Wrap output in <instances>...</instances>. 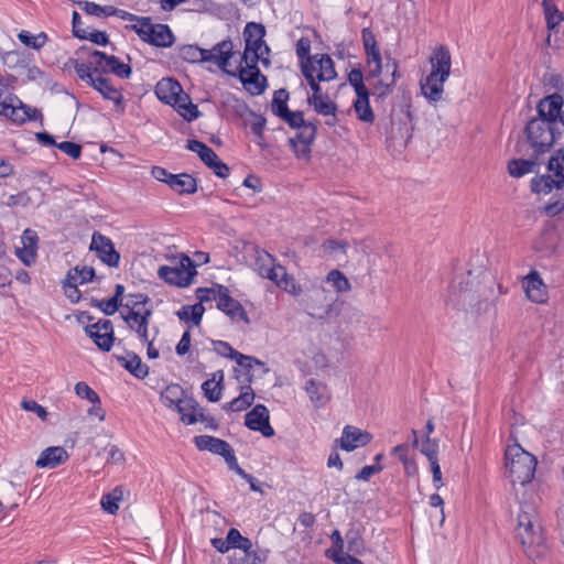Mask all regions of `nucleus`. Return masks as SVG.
Returning <instances> with one entry per match:
<instances>
[{
  "label": "nucleus",
  "instance_id": "1",
  "mask_svg": "<svg viewBox=\"0 0 564 564\" xmlns=\"http://www.w3.org/2000/svg\"><path fill=\"white\" fill-rule=\"evenodd\" d=\"M514 533L530 557L541 555L540 549L543 546L544 535L534 501L520 502Z\"/></svg>",
  "mask_w": 564,
  "mask_h": 564
},
{
  "label": "nucleus",
  "instance_id": "2",
  "mask_svg": "<svg viewBox=\"0 0 564 564\" xmlns=\"http://www.w3.org/2000/svg\"><path fill=\"white\" fill-rule=\"evenodd\" d=\"M431 73L421 79L420 88L422 95L430 102H437L443 97L444 83L451 74V53L447 47H437L430 57Z\"/></svg>",
  "mask_w": 564,
  "mask_h": 564
},
{
  "label": "nucleus",
  "instance_id": "3",
  "mask_svg": "<svg viewBox=\"0 0 564 564\" xmlns=\"http://www.w3.org/2000/svg\"><path fill=\"white\" fill-rule=\"evenodd\" d=\"M536 466L535 457L524 451L519 444L509 445L505 453L506 477L511 485L530 482L534 476Z\"/></svg>",
  "mask_w": 564,
  "mask_h": 564
},
{
  "label": "nucleus",
  "instance_id": "4",
  "mask_svg": "<svg viewBox=\"0 0 564 564\" xmlns=\"http://www.w3.org/2000/svg\"><path fill=\"white\" fill-rule=\"evenodd\" d=\"M254 269L261 278L271 280L280 289L294 295L300 293V288L295 284L294 279L265 250H256Z\"/></svg>",
  "mask_w": 564,
  "mask_h": 564
},
{
  "label": "nucleus",
  "instance_id": "5",
  "mask_svg": "<svg viewBox=\"0 0 564 564\" xmlns=\"http://www.w3.org/2000/svg\"><path fill=\"white\" fill-rule=\"evenodd\" d=\"M547 174L531 180V191L535 194H550L564 188V150H557L547 162Z\"/></svg>",
  "mask_w": 564,
  "mask_h": 564
},
{
  "label": "nucleus",
  "instance_id": "6",
  "mask_svg": "<svg viewBox=\"0 0 564 564\" xmlns=\"http://www.w3.org/2000/svg\"><path fill=\"white\" fill-rule=\"evenodd\" d=\"M525 133L536 156L547 152L557 140L556 127L546 119H531L525 127Z\"/></svg>",
  "mask_w": 564,
  "mask_h": 564
},
{
  "label": "nucleus",
  "instance_id": "7",
  "mask_svg": "<svg viewBox=\"0 0 564 564\" xmlns=\"http://www.w3.org/2000/svg\"><path fill=\"white\" fill-rule=\"evenodd\" d=\"M126 28L134 31L142 41L158 47H169L174 42L170 28L165 24L152 23L149 17L139 20V24H130Z\"/></svg>",
  "mask_w": 564,
  "mask_h": 564
},
{
  "label": "nucleus",
  "instance_id": "8",
  "mask_svg": "<svg viewBox=\"0 0 564 564\" xmlns=\"http://www.w3.org/2000/svg\"><path fill=\"white\" fill-rule=\"evenodd\" d=\"M301 69L308 85L311 83L330 82L336 78L334 62L327 54H315L301 63Z\"/></svg>",
  "mask_w": 564,
  "mask_h": 564
},
{
  "label": "nucleus",
  "instance_id": "9",
  "mask_svg": "<svg viewBox=\"0 0 564 564\" xmlns=\"http://www.w3.org/2000/svg\"><path fill=\"white\" fill-rule=\"evenodd\" d=\"M195 275V265L185 254L181 256L175 265H161L158 270V276L161 280L180 288L188 286Z\"/></svg>",
  "mask_w": 564,
  "mask_h": 564
},
{
  "label": "nucleus",
  "instance_id": "10",
  "mask_svg": "<svg viewBox=\"0 0 564 564\" xmlns=\"http://www.w3.org/2000/svg\"><path fill=\"white\" fill-rule=\"evenodd\" d=\"M335 301L336 299L329 291L325 290L323 286H319L315 288L310 293L306 306L311 311V316L318 319H325L330 316Z\"/></svg>",
  "mask_w": 564,
  "mask_h": 564
},
{
  "label": "nucleus",
  "instance_id": "11",
  "mask_svg": "<svg viewBox=\"0 0 564 564\" xmlns=\"http://www.w3.org/2000/svg\"><path fill=\"white\" fill-rule=\"evenodd\" d=\"M236 56L237 52L235 51V45L229 39L215 44L209 50H206V63L215 64L228 75L232 72L231 59Z\"/></svg>",
  "mask_w": 564,
  "mask_h": 564
},
{
  "label": "nucleus",
  "instance_id": "12",
  "mask_svg": "<svg viewBox=\"0 0 564 564\" xmlns=\"http://www.w3.org/2000/svg\"><path fill=\"white\" fill-rule=\"evenodd\" d=\"M0 116L10 118L14 122H25L31 119L30 108L10 93L0 88Z\"/></svg>",
  "mask_w": 564,
  "mask_h": 564
},
{
  "label": "nucleus",
  "instance_id": "13",
  "mask_svg": "<svg viewBox=\"0 0 564 564\" xmlns=\"http://www.w3.org/2000/svg\"><path fill=\"white\" fill-rule=\"evenodd\" d=\"M193 442L199 451H208L223 456L227 464H236L235 452L226 441L210 435H199L195 436Z\"/></svg>",
  "mask_w": 564,
  "mask_h": 564
},
{
  "label": "nucleus",
  "instance_id": "14",
  "mask_svg": "<svg viewBox=\"0 0 564 564\" xmlns=\"http://www.w3.org/2000/svg\"><path fill=\"white\" fill-rule=\"evenodd\" d=\"M311 89L313 90L312 96L307 98V102L313 106L314 110L322 116L328 117L332 119L326 120V124L334 126L337 121L336 111L337 105L329 99V97L322 93L321 86L318 83H311Z\"/></svg>",
  "mask_w": 564,
  "mask_h": 564
},
{
  "label": "nucleus",
  "instance_id": "15",
  "mask_svg": "<svg viewBox=\"0 0 564 564\" xmlns=\"http://www.w3.org/2000/svg\"><path fill=\"white\" fill-rule=\"evenodd\" d=\"M90 250L95 251L97 257L107 265L117 268L120 262V254L115 249L110 238L94 232L91 237Z\"/></svg>",
  "mask_w": 564,
  "mask_h": 564
},
{
  "label": "nucleus",
  "instance_id": "16",
  "mask_svg": "<svg viewBox=\"0 0 564 564\" xmlns=\"http://www.w3.org/2000/svg\"><path fill=\"white\" fill-rule=\"evenodd\" d=\"M230 76H238L245 88L253 96L260 95L265 90L267 78L260 73V69H242L241 63H238L230 72Z\"/></svg>",
  "mask_w": 564,
  "mask_h": 564
},
{
  "label": "nucleus",
  "instance_id": "17",
  "mask_svg": "<svg viewBox=\"0 0 564 564\" xmlns=\"http://www.w3.org/2000/svg\"><path fill=\"white\" fill-rule=\"evenodd\" d=\"M86 334L94 340L97 347L104 351H109L113 344V327L109 319L99 322L85 327Z\"/></svg>",
  "mask_w": 564,
  "mask_h": 564
},
{
  "label": "nucleus",
  "instance_id": "18",
  "mask_svg": "<svg viewBox=\"0 0 564 564\" xmlns=\"http://www.w3.org/2000/svg\"><path fill=\"white\" fill-rule=\"evenodd\" d=\"M152 313L151 307H142V311L121 312V316L129 329L138 334L141 341H148V327Z\"/></svg>",
  "mask_w": 564,
  "mask_h": 564
},
{
  "label": "nucleus",
  "instance_id": "19",
  "mask_svg": "<svg viewBox=\"0 0 564 564\" xmlns=\"http://www.w3.org/2000/svg\"><path fill=\"white\" fill-rule=\"evenodd\" d=\"M269 410L263 404H257L250 412L246 414L245 424L252 431L260 432L264 437L274 435V430L269 422Z\"/></svg>",
  "mask_w": 564,
  "mask_h": 564
},
{
  "label": "nucleus",
  "instance_id": "20",
  "mask_svg": "<svg viewBox=\"0 0 564 564\" xmlns=\"http://www.w3.org/2000/svg\"><path fill=\"white\" fill-rule=\"evenodd\" d=\"M372 440L370 433L362 431L352 425H346L343 430L341 437L336 441L340 448L346 452H351L358 447L366 446Z\"/></svg>",
  "mask_w": 564,
  "mask_h": 564
},
{
  "label": "nucleus",
  "instance_id": "21",
  "mask_svg": "<svg viewBox=\"0 0 564 564\" xmlns=\"http://www.w3.org/2000/svg\"><path fill=\"white\" fill-rule=\"evenodd\" d=\"M217 307L231 318L248 321L242 305L229 295L227 288L217 285V295H215Z\"/></svg>",
  "mask_w": 564,
  "mask_h": 564
},
{
  "label": "nucleus",
  "instance_id": "22",
  "mask_svg": "<svg viewBox=\"0 0 564 564\" xmlns=\"http://www.w3.org/2000/svg\"><path fill=\"white\" fill-rule=\"evenodd\" d=\"M37 234L32 229H25L21 236V247L15 248L17 257L26 267L32 265L36 260Z\"/></svg>",
  "mask_w": 564,
  "mask_h": 564
},
{
  "label": "nucleus",
  "instance_id": "23",
  "mask_svg": "<svg viewBox=\"0 0 564 564\" xmlns=\"http://www.w3.org/2000/svg\"><path fill=\"white\" fill-rule=\"evenodd\" d=\"M265 29L262 24L249 22L243 30L245 48L249 51H262L270 54V47L264 42Z\"/></svg>",
  "mask_w": 564,
  "mask_h": 564
},
{
  "label": "nucleus",
  "instance_id": "24",
  "mask_svg": "<svg viewBox=\"0 0 564 564\" xmlns=\"http://www.w3.org/2000/svg\"><path fill=\"white\" fill-rule=\"evenodd\" d=\"M523 289L527 294V297L538 304L545 303L547 300V290L545 284L543 283L540 274L532 270L524 279H523Z\"/></svg>",
  "mask_w": 564,
  "mask_h": 564
},
{
  "label": "nucleus",
  "instance_id": "25",
  "mask_svg": "<svg viewBox=\"0 0 564 564\" xmlns=\"http://www.w3.org/2000/svg\"><path fill=\"white\" fill-rule=\"evenodd\" d=\"M563 107V97L560 94H552L542 98L536 107L540 119H546L551 124H557V117Z\"/></svg>",
  "mask_w": 564,
  "mask_h": 564
},
{
  "label": "nucleus",
  "instance_id": "26",
  "mask_svg": "<svg viewBox=\"0 0 564 564\" xmlns=\"http://www.w3.org/2000/svg\"><path fill=\"white\" fill-rule=\"evenodd\" d=\"M68 459V453L62 446H51L42 451L35 466L37 468H56Z\"/></svg>",
  "mask_w": 564,
  "mask_h": 564
},
{
  "label": "nucleus",
  "instance_id": "27",
  "mask_svg": "<svg viewBox=\"0 0 564 564\" xmlns=\"http://www.w3.org/2000/svg\"><path fill=\"white\" fill-rule=\"evenodd\" d=\"M305 392L307 393L311 402L316 409L325 406L330 400V392L328 387L318 380L308 379L305 382Z\"/></svg>",
  "mask_w": 564,
  "mask_h": 564
},
{
  "label": "nucleus",
  "instance_id": "28",
  "mask_svg": "<svg viewBox=\"0 0 564 564\" xmlns=\"http://www.w3.org/2000/svg\"><path fill=\"white\" fill-rule=\"evenodd\" d=\"M392 67L391 78L390 80L381 79L380 76L375 78L376 83L372 85L373 95H376L378 98L383 99L388 95L391 94L392 87L395 84L397 76H398V64L394 59H388L386 64L387 70Z\"/></svg>",
  "mask_w": 564,
  "mask_h": 564
},
{
  "label": "nucleus",
  "instance_id": "29",
  "mask_svg": "<svg viewBox=\"0 0 564 564\" xmlns=\"http://www.w3.org/2000/svg\"><path fill=\"white\" fill-rule=\"evenodd\" d=\"M174 107V109L186 120L193 121L198 118L199 111L196 105H194L187 94L182 93L177 94V98L172 100L170 104Z\"/></svg>",
  "mask_w": 564,
  "mask_h": 564
},
{
  "label": "nucleus",
  "instance_id": "30",
  "mask_svg": "<svg viewBox=\"0 0 564 564\" xmlns=\"http://www.w3.org/2000/svg\"><path fill=\"white\" fill-rule=\"evenodd\" d=\"M182 86L173 78H163L155 86V95L158 98L170 105L172 100L177 98V94L182 93Z\"/></svg>",
  "mask_w": 564,
  "mask_h": 564
},
{
  "label": "nucleus",
  "instance_id": "31",
  "mask_svg": "<svg viewBox=\"0 0 564 564\" xmlns=\"http://www.w3.org/2000/svg\"><path fill=\"white\" fill-rule=\"evenodd\" d=\"M91 86L96 90H98L105 99L113 101L118 109L123 110V98L121 93L117 88L111 86L107 78L102 76H97Z\"/></svg>",
  "mask_w": 564,
  "mask_h": 564
},
{
  "label": "nucleus",
  "instance_id": "32",
  "mask_svg": "<svg viewBox=\"0 0 564 564\" xmlns=\"http://www.w3.org/2000/svg\"><path fill=\"white\" fill-rule=\"evenodd\" d=\"M261 62L264 67L270 65L269 55L262 51H249L245 48L243 54L239 56V61L236 62L241 63L242 69H259L258 63Z\"/></svg>",
  "mask_w": 564,
  "mask_h": 564
},
{
  "label": "nucleus",
  "instance_id": "33",
  "mask_svg": "<svg viewBox=\"0 0 564 564\" xmlns=\"http://www.w3.org/2000/svg\"><path fill=\"white\" fill-rule=\"evenodd\" d=\"M544 14L547 23V28L550 30L549 41L554 35L556 36L555 41H557V35L560 34V29H564V18L563 14L557 10L555 4H545Z\"/></svg>",
  "mask_w": 564,
  "mask_h": 564
},
{
  "label": "nucleus",
  "instance_id": "34",
  "mask_svg": "<svg viewBox=\"0 0 564 564\" xmlns=\"http://www.w3.org/2000/svg\"><path fill=\"white\" fill-rule=\"evenodd\" d=\"M223 380L224 372L219 370L218 372L213 375L212 379H208L203 382L202 390L204 392V395L208 399V401L217 402L220 400L223 392Z\"/></svg>",
  "mask_w": 564,
  "mask_h": 564
},
{
  "label": "nucleus",
  "instance_id": "35",
  "mask_svg": "<svg viewBox=\"0 0 564 564\" xmlns=\"http://www.w3.org/2000/svg\"><path fill=\"white\" fill-rule=\"evenodd\" d=\"M254 400V392L251 387L243 386L240 389V394L224 405V409L232 412H240L249 408Z\"/></svg>",
  "mask_w": 564,
  "mask_h": 564
},
{
  "label": "nucleus",
  "instance_id": "36",
  "mask_svg": "<svg viewBox=\"0 0 564 564\" xmlns=\"http://www.w3.org/2000/svg\"><path fill=\"white\" fill-rule=\"evenodd\" d=\"M356 95L357 98L354 101V109L357 118L366 123H372L375 115L369 104V90Z\"/></svg>",
  "mask_w": 564,
  "mask_h": 564
},
{
  "label": "nucleus",
  "instance_id": "37",
  "mask_svg": "<svg viewBox=\"0 0 564 564\" xmlns=\"http://www.w3.org/2000/svg\"><path fill=\"white\" fill-rule=\"evenodd\" d=\"M302 130L296 134L295 138L291 139L290 142L295 148L297 143L302 144V149L299 151L301 154L306 155L310 152V145L315 139L316 127L308 122L301 127Z\"/></svg>",
  "mask_w": 564,
  "mask_h": 564
},
{
  "label": "nucleus",
  "instance_id": "38",
  "mask_svg": "<svg viewBox=\"0 0 564 564\" xmlns=\"http://www.w3.org/2000/svg\"><path fill=\"white\" fill-rule=\"evenodd\" d=\"M175 410L181 415V421L184 424L192 425L196 423L200 406L193 398L186 397Z\"/></svg>",
  "mask_w": 564,
  "mask_h": 564
},
{
  "label": "nucleus",
  "instance_id": "39",
  "mask_svg": "<svg viewBox=\"0 0 564 564\" xmlns=\"http://www.w3.org/2000/svg\"><path fill=\"white\" fill-rule=\"evenodd\" d=\"M170 187L178 194H193L197 191L196 180L186 173L173 175Z\"/></svg>",
  "mask_w": 564,
  "mask_h": 564
},
{
  "label": "nucleus",
  "instance_id": "40",
  "mask_svg": "<svg viewBox=\"0 0 564 564\" xmlns=\"http://www.w3.org/2000/svg\"><path fill=\"white\" fill-rule=\"evenodd\" d=\"M366 56H367V65H368V72L366 75V79L368 82L371 80V78H377L382 73V58L379 47H373L369 50H365Z\"/></svg>",
  "mask_w": 564,
  "mask_h": 564
},
{
  "label": "nucleus",
  "instance_id": "41",
  "mask_svg": "<svg viewBox=\"0 0 564 564\" xmlns=\"http://www.w3.org/2000/svg\"><path fill=\"white\" fill-rule=\"evenodd\" d=\"M121 365L134 377L142 379L148 376L149 368L142 362L141 358L135 354H129L127 357L119 358Z\"/></svg>",
  "mask_w": 564,
  "mask_h": 564
},
{
  "label": "nucleus",
  "instance_id": "42",
  "mask_svg": "<svg viewBox=\"0 0 564 564\" xmlns=\"http://www.w3.org/2000/svg\"><path fill=\"white\" fill-rule=\"evenodd\" d=\"M184 390L180 384L167 386L160 395L162 403L167 408L176 409L181 401L185 399Z\"/></svg>",
  "mask_w": 564,
  "mask_h": 564
},
{
  "label": "nucleus",
  "instance_id": "43",
  "mask_svg": "<svg viewBox=\"0 0 564 564\" xmlns=\"http://www.w3.org/2000/svg\"><path fill=\"white\" fill-rule=\"evenodd\" d=\"M124 488L119 486L111 492L104 495L100 501L102 509L110 514H115L119 509V502L124 498Z\"/></svg>",
  "mask_w": 564,
  "mask_h": 564
},
{
  "label": "nucleus",
  "instance_id": "44",
  "mask_svg": "<svg viewBox=\"0 0 564 564\" xmlns=\"http://www.w3.org/2000/svg\"><path fill=\"white\" fill-rule=\"evenodd\" d=\"M539 165L536 159L511 160L508 164V172L513 177H521L535 171Z\"/></svg>",
  "mask_w": 564,
  "mask_h": 564
},
{
  "label": "nucleus",
  "instance_id": "45",
  "mask_svg": "<svg viewBox=\"0 0 564 564\" xmlns=\"http://www.w3.org/2000/svg\"><path fill=\"white\" fill-rule=\"evenodd\" d=\"M205 312V307L202 303H196L194 305H184L178 312L177 316L181 321L184 322H193L195 325H199L203 314Z\"/></svg>",
  "mask_w": 564,
  "mask_h": 564
},
{
  "label": "nucleus",
  "instance_id": "46",
  "mask_svg": "<svg viewBox=\"0 0 564 564\" xmlns=\"http://www.w3.org/2000/svg\"><path fill=\"white\" fill-rule=\"evenodd\" d=\"M180 56L188 63H206V48L198 45H184L180 48Z\"/></svg>",
  "mask_w": 564,
  "mask_h": 564
},
{
  "label": "nucleus",
  "instance_id": "47",
  "mask_svg": "<svg viewBox=\"0 0 564 564\" xmlns=\"http://www.w3.org/2000/svg\"><path fill=\"white\" fill-rule=\"evenodd\" d=\"M95 276V270L91 267H75L73 270H69L66 278L67 281L77 284H84L90 282Z\"/></svg>",
  "mask_w": 564,
  "mask_h": 564
},
{
  "label": "nucleus",
  "instance_id": "48",
  "mask_svg": "<svg viewBox=\"0 0 564 564\" xmlns=\"http://www.w3.org/2000/svg\"><path fill=\"white\" fill-rule=\"evenodd\" d=\"M107 58H108V55H106L105 53L100 52V51H89L88 52V56H87V62L89 64V66L91 67L93 72L95 73V75H99L101 76V74H105L106 73V68H107Z\"/></svg>",
  "mask_w": 564,
  "mask_h": 564
},
{
  "label": "nucleus",
  "instance_id": "49",
  "mask_svg": "<svg viewBox=\"0 0 564 564\" xmlns=\"http://www.w3.org/2000/svg\"><path fill=\"white\" fill-rule=\"evenodd\" d=\"M326 281L332 284V286L336 290L338 293H345L350 291L351 285L349 280L345 276L343 272L339 270H332L328 272L326 276Z\"/></svg>",
  "mask_w": 564,
  "mask_h": 564
},
{
  "label": "nucleus",
  "instance_id": "50",
  "mask_svg": "<svg viewBox=\"0 0 564 564\" xmlns=\"http://www.w3.org/2000/svg\"><path fill=\"white\" fill-rule=\"evenodd\" d=\"M106 73H113L120 78H129L131 75V67L128 64L120 62V59L113 55L107 58Z\"/></svg>",
  "mask_w": 564,
  "mask_h": 564
},
{
  "label": "nucleus",
  "instance_id": "51",
  "mask_svg": "<svg viewBox=\"0 0 564 564\" xmlns=\"http://www.w3.org/2000/svg\"><path fill=\"white\" fill-rule=\"evenodd\" d=\"M288 100L289 93L285 89H279L274 91L271 104L272 112L278 117L283 116V113H285L289 110Z\"/></svg>",
  "mask_w": 564,
  "mask_h": 564
},
{
  "label": "nucleus",
  "instance_id": "52",
  "mask_svg": "<svg viewBox=\"0 0 564 564\" xmlns=\"http://www.w3.org/2000/svg\"><path fill=\"white\" fill-rule=\"evenodd\" d=\"M18 37L24 45L32 47L34 50H40L46 43L47 40V36L44 32L33 35L28 31H21L18 34Z\"/></svg>",
  "mask_w": 564,
  "mask_h": 564
},
{
  "label": "nucleus",
  "instance_id": "53",
  "mask_svg": "<svg viewBox=\"0 0 564 564\" xmlns=\"http://www.w3.org/2000/svg\"><path fill=\"white\" fill-rule=\"evenodd\" d=\"M150 302V299L147 294L143 293H134L129 294L127 296V301L124 304H121L123 307V312L126 311H142V307H148L147 304Z\"/></svg>",
  "mask_w": 564,
  "mask_h": 564
},
{
  "label": "nucleus",
  "instance_id": "54",
  "mask_svg": "<svg viewBox=\"0 0 564 564\" xmlns=\"http://www.w3.org/2000/svg\"><path fill=\"white\" fill-rule=\"evenodd\" d=\"M238 366L246 369L248 372L252 370L254 366H258L261 368L262 373L269 372V368L265 367L264 362L257 359L256 357L243 355L241 352L236 354V359Z\"/></svg>",
  "mask_w": 564,
  "mask_h": 564
},
{
  "label": "nucleus",
  "instance_id": "55",
  "mask_svg": "<svg viewBox=\"0 0 564 564\" xmlns=\"http://www.w3.org/2000/svg\"><path fill=\"white\" fill-rule=\"evenodd\" d=\"M438 443L437 438H431L424 435L422 441L421 453L427 458L429 462L438 459Z\"/></svg>",
  "mask_w": 564,
  "mask_h": 564
},
{
  "label": "nucleus",
  "instance_id": "56",
  "mask_svg": "<svg viewBox=\"0 0 564 564\" xmlns=\"http://www.w3.org/2000/svg\"><path fill=\"white\" fill-rule=\"evenodd\" d=\"M73 63L78 77L91 86L98 75H95L88 62L75 59Z\"/></svg>",
  "mask_w": 564,
  "mask_h": 564
},
{
  "label": "nucleus",
  "instance_id": "57",
  "mask_svg": "<svg viewBox=\"0 0 564 564\" xmlns=\"http://www.w3.org/2000/svg\"><path fill=\"white\" fill-rule=\"evenodd\" d=\"M468 282L464 283V281L454 282L452 284V291L453 293H457L458 296V304L466 305L471 304L473 295L470 293V290L468 289Z\"/></svg>",
  "mask_w": 564,
  "mask_h": 564
},
{
  "label": "nucleus",
  "instance_id": "58",
  "mask_svg": "<svg viewBox=\"0 0 564 564\" xmlns=\"http://www.w3.org/2000/svg\"><path fill=\"white\" fill-rule=\"evenodd\" d=\"M75 392L79 398L86 399L93 404L100 403L99 395L86 382H77L75 386Z\"/></svg>",
  "mask_w": 564,
  "mask_h": 564
},
{
  "label": "nucleus",
  "instance_id": "59",
  "mask_svg": "<svg viewBox=\"0 0 564 564\" xmlns=\"http://www.w3.org/2000/svg\"><path fill=\"white\" fill-rule=\"evenodd\" d=\"M347 549L349 552L361 554L365 551L364 540L357 531H348L346 533Z\"/></svg>",
  "mask_w": 564,
  "mask_h": 564
},
{
  "label": "nucleus",
  "instance_id": "60",
  "mask_svg": "<svg viewBox=\"0 0 564 564\" xmlns=\"http://www.w3.org/2000/svg\"><path fill=\"white\" fill-rule=\"evenodd\" d=\"M327 555L332 558L336 564H364L358 558L345 553L343 550H328Z\"/></svg>",
  "mask_w": 564,
  "mask_h": 564
},
{
  "label": "nucleus",
  "instance_id": "61",
  "mask_svg": "<svg viewBox=\"0 0 564 564\" xmlns=\"http://www.w3.org/2000/svg\"><path fill=\"white\" fill-rule=\"evenodd\" d=\"M348 82L354 87L356 94L368 90L364 84V74L359 68H354L348 73Z\"/></svg>",
  "mask_w": 564,
  "mask_h": 564
},
{
  "label": "nucleus",
  "instance_id": "62",
  "mask_svg": "<svg viewBox=\"0 0 564 564\" xmlns=\"http://www.w3.org/2000/svg\"><path fill=\"white\" fill-rule=\"evenodd\" d=\"M213 349L219 356L235 360L236 354L239 351L235 350L227 341L213 340Z\"/></svg>",
  "mask_w": 564,
  "mask_h": 564
},
{
  "label": "nucleus",
  "instance_id": "63",
  "mask_svg": "<svg viewBox=\"0 0 564 564\" xmlns=\"http://www.w3.org/2000/svg\"><path fill=\"white\" fill-rule=\"evenodd\" d=\"M292 128H301L306 122L302 111H291L290 109L280 117Z\"/></svg>",
  "mask_w": 564,
  "mask_h": 564
},
{
  "label": "nucleus",
  "instance_id": "64",
  "mask_svg": "<svg viewBox=\"0 0 564 564\" xmlns=\"http://www.w3.org/2000/svg\"><path fill=\"white\" fill-rule=\"evenodd\" d=\"M93 305L101 310L106 315H112L118 311L119 303L116 299L108 300H93Z\"/></svg>",
  "mask_w": 564,
  "mask_h": 564
}]
</instances>
